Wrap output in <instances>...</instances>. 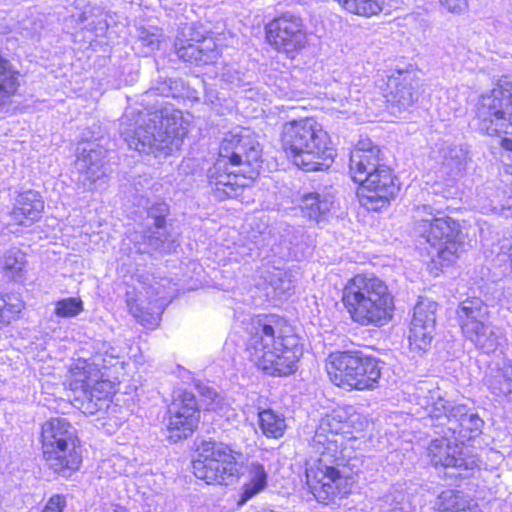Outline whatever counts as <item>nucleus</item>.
Listing matches in <instances>:
<instances>
[{
	"label": "nucleus",
	"mask_w": 512,
	"mask_h": 512,
	"mask_svg": "<svg viewBox=\"0 0 512 512\" xmlns=\"http://www.w3.org/2000/svg\"><path fill=\"white\" fill-rule=\"evenodd\" d=\"M344 415V410L335 409L323 417L310 443L306 483L316 500L322 503L348 495L353 485V479L336 467L342 457L343 434L349 428Z\"/></svg>",
	"instance_id": "1"
},
{
	"label": "nucleus",
	"mask_w": 512,
	"mask_h": 512,
	"mask_svg": "<svg viewBox=\"0 0 512 512\" xmlns=\"http://www.w3.org/2000/svg\"><path fill=\"white\" fill-rule=\"evenodd\" d=\"M241 324L248 335L247 358L254 366L273 376H285L295 371L303 349L283 317L247 315Z\"/></svg>",
	"instance_id": "2"
},
{
	"label": "nucleus",
	"mask_w": 512,
	"mask_h": 512,
	"mask_svg": "<svg viewBox=\"0 0 512 512\" xmlns=\"http://www.w3.org/2000/svg\"><path fill=\"white\" fill-rule=\"evenodd\" d=\"M261 149L253 132L236 127L225 134L219 157L208 172L211 190L219 199L237 197L259 173Z\"/></svg>",
	"instance_id": "3"
},
{
	"label": "nucleus",
	"mask_w": 512,
	"mask_h": 512,
	"mask_svg": "<svg viewBox=\"0 0 512 512\" xmlns=\"http://www.w3.org/2000/svg\"><path fill=\"white\" fill-rule=\"evenodd\" d=\"M120 132L130 148L141 153L171 152L178 149L188 133L182 112L171 106L136 113L128 109L120 122Z\"/></svg>",
	"instance_id": "4"
},
{
	"label": "nucleus",
	"mask_w": 512,
	"mask_h": 512,
	"mask_svg": "<svg viewBox=\"0 0 512 512\" xmlns=\"http://www.w3.org/2000/svg\"><path fill=\"white\" fill-rule=\"evenodd\" d=\"M281 145L293 164L306 172L327 170L336 155L330 135L312 117L284 123Z\"/></svg>",
	"instance_id": "5"
},
{
	"label": "nucleus",
	"mask_w": 512,
	"mask_h": 512,
	"mask_svg": "<svg viewBox=\"0 0 512 512\" xmlns=\"http://www.w3.org/2000/svg\"><path fill=\"white\" fill-rule=\"evenodd\" d=\"M341 301L350 319L362 327H382L393 317L394 298L373 274H357L343 287Z\"/></svg>",
	"instance_id": "6"
},
{
	"label": "nucleus",
	"mask_w": 512,
	"mask_h": 512,
	"mask_svg": "<svg viewBox=\"0 0 512 512\" xmlns=\"http://www.w3.org/2000/svg\"><path fill=\"white\" fill-rule=\"evenodd\" d=\"M119 361L95 356L93 361L78 359L70 369L69 388L80 401L79 408L86 414H96L110 408V396L115 391V382L109 379L107 370Z\"/></svg>",
	"instance_id": "7"
},
{
	"label": "nucleus",
	"mask_w": 512,
	"mask_h": 512,
	"mask_svg": "<svg viewBox=\"0 0 512 512\" xmlns=\"http://www.w3.org/2000/svg\"><path fill=\"white\" fill-rule=\"evenodd\" d=\"M415 232L436 250L432 262L444 267L453 263L464 251L459 225L450 217H438L428 205L416 210Z\"/></svg>",
	"instance_id": "8"
},
{
	"label": "nucleus",
	"mask_w": 512,
	"mask_h": 512,
	"mask_svg": "<svg viewBox=\"0 0 512 512\" xmlns=\"http://www.w3.org/2000/svg\"><path fill=\"white\" fill-rule=\"evenodd\" d=\"M44 459L57 473L78 470L81 451L75 428L64 418H52L42 426Z\"/></svg>",
	"instance_id": "9"
},
{
	"label": "nucleus",
	"mask_w": 512,
	"mask_h": 512,
	"mask_svg": "<svg viewBox=\"0 0 512 512\" xmlns=\"http://www.w3.org/2000/svg\"><path fill=\"white\" fill-rule=\"evenodd\" d=\"M326 370L333 384L348 391L373 390L381 377L377 359L350 352L330 354Z\"/></svg>",
	"instance_id": "10"
},
{
	"label": "nucleus",
	"mask_w": 512,
	"mask_h": 512,
	"mask_svg": "<svg viewBox=\"0 0 512 512\" xmlns=\"http://www.w3.org/2000/svg\"><path fill=\"white\" fill-rule=\"evenodd\" d=\"M240 453L217 441H203L193 461L194 475L207 484L229 485L238 479Z\"/></svg>",
	"instance_id": "11"
},
{
	"label": "nucleus",
	"mask_w": 512,
	"mask_h": 512,
	"mask_svg": "<svg viewBox=\"0 0 512 512\" xmlns=\"http://www.w3.org/2000/svg\"><path fill=\"white\" fill-rule=\"evenodd\" d=\"M479 128L488 135H512V82L501 79L477 104Z\"/></svg>",
	"instance_id": "12"
},
{
	"label": "nucleus",
	"mask_w": 512,
	"mask_h": 512,
	"mask_svg": "<svg viewBox=\"0 0 512 512\" xmlns=\"http://www.w3.org/2000/svg\"><path fill=\"white\" fill-rule=\"evenodd\" d=\"M423 406L431 418L440 420L439 425L447 426L455 439H470L476 436L483 425L475 413H468L465 405H451L440 388L428 390Z\"/></svg>",
	"instance_id": "13"
},
{
	"label": "nucleus",
	"mask_w": 512,
	"mask_h": 512,
	"mask_svg": "<svg viewBox=\"0 0 512 512\" xmlns=\"http://www.w3.org/2000/svg\"><path fill=\"white\" fill-rule=\"evenodd\" d=\"M267 42L278 52L290 58L303 50L308 44V34L303 20L296 15L285 13L265 28Z\"/></svg>",
	"instance_id": "14"
},
{
	"label": "nucleus",
	"mask_w": 512,
	"mask_h": 512,
	"mask_svg": "<svg viewBox=\"0 0 512 512\" xmlns=\"http://www.w3.org/2000/svg\"><path fill=\"white\" fill-rule=\"evenodd\" d=\"M359 185L357 192L359 202L370 211H379L387 207L399 191L392 172L385 165L364 178Z\"/></svg>",
	"instance_id": "15"
},
{
	"label": "nucleus",
	"mask_w": 512,
	"mask_h": 512,
	"mask_svg": "<svg viewBox=\"0 0 512 512\" xmlns=\"http://www.w3.org/2000/svg\"><path fill=\"white\" fill-rule=\"evenodd\" d=\"M175 47L179 58L196 65L214 63L219 55L214 38L204 35L194 24L181 28Z\"/></svg>",
	"instance_id": "16"
},
{
	"label": "nucleus",
	"mask_w": 512,
	"mask_h": 512,
	"mask_svg": "<svg viewBox=\"0 0 512 512\" xmlns=\"http://www.w3.org/2000/svg\"><path fill=\"white\" fill-rule=\"evenodd\" d=\"M168 438L177 442L189 437L196 429L200 412L194 394L188 391H179L168 407Z\"/></svg>",
	"instance_id": "17"
},
{
	"label": "nucleus",
	"mask_w": 512,
	"mask_h": 512,
	"mask_svg": "<svg viewBox=\"0 0 512 512\" xmlns=\"http://www.w3.org/2000/svg\"><path fill=\"white\" fill-rule=\"evenodd\" d=\"M146 300L133 298L128 294L127 306L130 313L149 329L158 326L160 315L165 306L171 301L174 290L165 287V284L155 282L144 288Z\"/></svg>",
	"instance_id": "18"
},
{
	"label": "nucleus",
	"mask_w": 512,
	"mask_h": 512,
	"mask_svg": "<svg viewBox=\"0 0 512 512\" xmlns=\"http://www.w3.org/2000/svg\"><path fill=\"white\" fill-rule=\"evenodd\" d=\"M388 93L385 94L392 114L408 110L419 98L421 80L413 70H395L387 79Z\"/></svg>",
	"instance_id": "19"
},
{
	"label": "nucleus",
	"mask_w": 512,
	"mask_h": 512,
	"mask_svg": "<svg viewBox=\"0 0 512 512\" xmlns=\"http://www.w3.org/2000/svg\"><path fill=\"white\" fill-rule=\"evenodd\" d=\"M437 303L420 298L414 307L408 335L411 350L425 352L431 345L436 327Z\"/></svg>",
	"instance_id": "20"
},
{
	"label": "nucleus",
	"mask_w": 512,
	"mask_h": 512,
	"mask_svg": "<svg viewBox=\"0 0 512 512\" xmlns=\"http://www.w3.org/2000/svg\"><path fill=\"white\" fill-rule=\"evenodd\" d=\"M428 455L434 466L459 470V473L454 474L459 477L466 476L461 471L473 470L478 465L477 458L467 455L463 445L446 438L433 440L428 447Z\"/></svg>",
	"instance_id": "21"
},
{
	"label": "nucleus",
	"mask_w": 512,
	"mask_h": 512,
	"mask_svg": "<svg viewBox=\"0 0 512 512\" xmlns=\"http://www.w3.org/2000/svg\"><path fill=\"white\" fill-rule=\"evenodd\" d=\"M106 153V149L96 142L78 145L75 169L79 174L78 181L83 187L90 189L93 184L106 176Z\"/></svg>",
	"instance_id": "22"
},
{
	"label": "nucleus",
	"mask_w": 512,
	"mask_h": 512,
	"mask_svg": "<svg viewBox=\"0 0 512 512\" xmlns=\"http://www.w3.org/2000/svg\"><path fill=\"white\" fill-rule=\"evenodd\" d=\"M43 210L44 202L38 192L28 190L20 193L10 214V230L16 232L12 229L14 225L30 227L41 218Z\"/></svg>",
	"instance_id": "23"
},
{
	"label": "nucleus",
	"mask_w": 512,
	"mask_h": 512,
	"mask_svg": "<svg viewBox=\"0 0 512 512\" xmlns=\"http://www.w3.org/2000/svg\"><path fill=\"white\" fill-rule=\"evenodd\" d=\"M380 150L370 140H361L350 153V174L354 182H362L364 178L382 165L379 163Z\"/></svg>",
	"instance_id": "24"
},
{
	"label": "nucleus",
	"mask_w": 512,
	"mask_h": 512,
	"mask_svg": "<svg viewBox=\"0 0 512 512\" xmlns=\"http://www.w3.org/2000/svg\"><path fill=\"white\" fill-rule=\"evenodd\" d=\"M476 205L484 213L512 216V195L495 183H487L477 190Z\"/></svg>",
	"instance_id": "25"
},
{
	"label": "nucleus",
	"mask_w": 512,
	"mask_h": 512,
	"mask_svg": "<svg viewBox=\"0 0 512 512\" xmlns=\"http://www.w3.org/2000/svg\"><path fill=\"white\" fill-rule=\"evenodd\" d=\"M440 158L439 168L435 172L437 178L452 187L465 171L467 150L462 146H446L441 150Z\"/></svg>",
	"instance_id": "26"
},
{
	"label": "nucleus",
	"mask_w": 512,
	"mask_h": 512,
	"mask_svg": "<svg viewBox=\"0 0 512 512\" xmlns=\"http://www.w3.org/2000/svg\"><path fill=\"white\" fill-rule=\"evenodd\" d=\"M167 212L168 207L165 203H159L155 207L148 209V217L153 220L155 230H150L144 238L147 240L151 249L160 252L169 251L175 242V239L167 231L165 222Z\"/></svg>",
	"instance_id": "27"
},
{
	"label": "nucleus",
	"mask_w": 512,
	"mask_h": 512,
	"mask_svg": "<svg viewBox=\"0 0 512 512\" xmlns=\"http://www.w3.org/2000/svg\"><path fill=\"white\" fill-rule=\"evenodd\" d=\"M457 319L463 335L481 328L489 320L488 306L480 298H468L457 308Z\"/></svg>",
	"instance_id": "28"
},
{
	"label": "nucleus",
	"mask_w": 512,
	"mask_h": 512,
	"mask_svg": "<svg viewBox=\"0 0 512 512\" xmlns=\"http://www.w3.org/2000/svg\"><path fill=\"white\" fill-rule=\"evenodd\" d=\"M268 483V474L264 466L253 462L248 468L247 480L240 489L237 505L242 506L253 497L261 493Z\"/></svg>",
	"instance_id": "29"
},
{
	"label": "nucleus",
	"mask_w": 512,
	"mask_h": 512,
	"mask_svg": "<svg viewBox=\"0 0 512 512\" xmlns=\"http://www.w3.org/2000/svg\"><path fill=\"white\" fill-rule=\"evenodd\" d=\"M475 347L484 353H491L497 350L503 338L499 327L493 325L489 320L484 322L482 327L470 331L464 335Z\"/></svg>",
	"instance_id": "30"
},
{
	"label": "nucleus",
	"mask_w": 512,
	"mask_h": 512,
	"mask_svg": "<svg viewBox=\"0 0 512 512\" xmlns=\"http://www.w3.org/2000/svg\"><path fill=\"white\" fill-rule=\"evenodd\" d=\"M333 205L332 196L309 193L303 196L300 207L305 217L318 222L332 209Z\"/></svg>",
	"instance_id": "31"
},
{
	"label": "nucleus",
	"mask_w": 512,
	"mask_h": 512,
	"mask_svg": "<svg viewBox=\"0 0 512 512\" xmlns=\"http://www.w3.org/2000/svg\"><path fill=\"white\" fill-rule=\"evenodd\" d=\"M19 73L0 56V106L10 103L19 88Z\"/></svg>",
	"instance_id": "32"
},
{
	"label": "nucleus",
	"mask_w": 512,
	"mask_h": 512,
	"mask_svg": "<svg viewBox=\"0 0 512 512\" xmlns=\"http://www.w3.org/2000/svg\"><path fill=\"white\" fill-rule=\"evenodd\" d=\"M488 387L493 394L512 401V360H502L496 373L488 379Z\"/></svg>",
	"instance_id": "33"
},
{
	"label": "nucleus",
	"mask_w": 512,
	"mask_h": 512,
	"mask_svg": "<svg viewBox=\"0 0 512 512\" xmlns=\"http://www.w3.org/2000/svg\"><path fill=\"white\" fill-rule=\"evenodd\" d=\"M258 423L266 437L275 439L282 437L287 427L284 415L272 409L259 411Z\"/></svg>",
	"instance_id": "34"
},
{
	"label": "nucleus",
	"mask_w": 512,
	"mask_h": 512,
	"mask_svg": "<svg viewBox=\"0 0 512 512\" xmlns=\"http://www.w3.org/2000/svg\"><path fill=\"white\" fill-rule=\"evenodd\" d=\"M328 93L331 95L332 100L339 104L333 107V109L341 113H356V110H353V106H355L360 99L358 96L353 95L347 81L344 83L334 81L329 85Z\"/></svg>",
	"instance_id": "35"
},
{
	"label": "nucleus",
	"mask_w": 512,
	"mask_h": 512,
	"mask_svg": "<svg viewBox=\"0 0 512 512\" xmlns=\"http://www.w3.org/2000/svg\"><path fill=\"white\" fill-rule=\"evenodd\" d=\"M264 279L271 288L273 297L281 298L294 288L295 278L292 271L275 268L267 272Z\"/></svg>",
	"instance_id": "36"
},
{
	"label": "nucleus",
	"mask_w": 512,
	"mask_h": 512,
	"mask_svg": "<svg viewBox=\"0 0 512 512\" xmlns=\"http://www.w3.org/2000/svg\"><path fill=\"white\" fill-rule=\"evenodd\" d=\"M25 266V254L19 249L12 248L6 251L1 258V267L13 279L22 278Z\"/></svg>",
	"instance_id": "37"
},
{
	"label": "nucleus",
	"mask_w": 512,
	"mask_h": 512,
	"mask_svg": "<svg viewBox=\"0 0 512 512\" xmlns=\"http://www.w3.org/2000/svg\"><path fill=\"white\" fill-rule=\"evenodd\" d=\"M162 40L163 33L157 27L140 28L138 30L137 44L142 48L141 52L144 55H149L157 50Z\"/></svg>",
	"instance_id": "38"
},
{
	"label": "nucleus",
	"mask_w": 512,
	"mask_h": 512,
	"mask_svg": "<svg viewBox=\"0 0 512 512\" xmlns=\"http://www.w3.org/2000/svg\"><path fill=\"white\" fill-rule=\"evenodd\" d=\"M23 307V301L16 295L0 296V325L16 319Z\"/></svg>",
	"instance_id": "39"
},
{
	"label": "nucleus",
	"mask_w": 512,
	"mask_h": 512,
	"mask_svg": "<svg viewBox=\"0 0 512 512\" xmlns=\"http://www.w3.org/2000/svg\"><path fill=\"white\" fill-rule=\"evenodd\" d=\"M83 302L78 297H68L55 302L54 315L59 318L76 317L83 311Z\"/></svg>",
	"instance_id": "40"
},
{
	"label": "nucleus",
	"mask_w": 512,
	"mask_h": 512,
	"mask_svg": "<svg viewBox=\"0 0 512 512\" xmlns=\"http://www.w3.org/2000/svg\"><path fill=\"white\" fill-rule=\"evenodd\" d=\"M343 8L351 13L362 17L378 15L384 10L379 2H342Z\"/></svg>",
	"instance_id": "41"
},
{
	"label": "nucleus",
	"mask_w": 512,
	"mask_h": 512,
	"mask_svg": "<svg viewBox=\"0 0 512 512\" xmlns=\"http://www.w3.org/2000/svg\"><path fill=\"white\" fill-rule=\"evenodd\" d=\"M180 87H183V82L181 80L169 79L163 83H158L156 87L147 92V95L159 94L165 97L177 98L184 95V93L179 89Z\"/></svg>",
	"instance_id": "42"
},
{
	"label": "nucleus",
	"mask_w": 512,
	"mask_h": 512,
	"mask_svg": "<svg viewBox=\"0 0 512 512\" xmlns=\"http://www.w3.org/2000/svg\"><path fill=\"white\" fill-rule=\"evenodd\" d=\"M275 94L279 98L296 100L302 97L303 93L291 88L286 79L280 78L276 84Z\"/></svg>",
	"instance_id": "43"
},
{
	"label": "nucleus",
	"mask_w": 512,
	"mask_h": 512,
	"mask_svg": "<svg viewBox=\"0 0 512 512\" xmlns=\"http://www.w3.org/2000/svg\"><path fill=\"white\" fill-rule=\"evenodd\" d=\"M503 152L501 154V162L507 174L512 175V139L503 138L501 140Z\"/></svg>",
	"instance_id": "44"
},
{
	"label": "nucleus",
	"mask_w": 512,
	"mask_h": 512,
	"mask_svg": "<svg viewBox=\"0 0 512 512\" xmlns=\"http://www.w3.org/2000/svg\"><path fill=\"white\" fill-rule=\"evenodd\" d=\"M389 512H414L413 500L410 495L398 494Z\"/></svg>",
	"instance_id": "45"
},
{
	"label": "nucleus",
	"mask_w": 512,
	"mask_h": 512,
	"mask_svg": "<svg viewBox=\"0 0 512 512\" xmlns=\"http://www.w3.org/2000/svg\"><path fill=\"white\" fill-rule=\"evenodd\" d=\"M78 21L83 24L86 23L85 28H87L89 30H95L97 32V35L104 33L108 28L106 22H104V21H101V20H99L97 22L95 20L89 21L86 11H84L83 13H81L79 15Z\"/></svg>",
	"instance_id": "46"
},
{
	"label": "nucleus",
	"mask_w": 512,
	"mask_h": 512,
	"mask_svg": "<svg viewBox=\"0 0 512 512\" xmlns=\"http://www.w3.org/2000/svg\"><path fill=\"white\" fill-rule=\"evenodd\" d=\"M65 506L64 496L57 494L48 500L42 512H63Z\"/></svg>",
	"instance_id": "47"
},
{
	"label": "nucleus",
	"mask_w": 512,
	"mask_h": 512,
	"mask_svg": "<svg viewBox=\"0 0 512 512\" xmlns=\"http://www.w3.org/2000/svg\"><path fill=\"white\" fill-rule=\"evenodd\" d=\"M499 256L502 257V260H508L510 262L512 271V237L505 238L501 241Z\"/></svg>",
	"instance_id": "48"
},
{
	"label": "nucleus",
	"mask_w": 512,
	"mask_h": 512,
	"mask_svg": "<svg viewBox=\"0 0 512 512\" xmlns=\"http://www.w3.org/2000/svg\"><path fill=\"white\" fill-rule=\"evenodd\" d=\"M442 9L453 14H461L467 8V2H440Z\"/></svg>",
	"instance_id": "49"
},
{
	"label": "nucleus",
	"mask_w": 512,
	"mask_h": 512,
	"mask_svg": "<svg viewBox=\"0 0 512 512\" xmlns=\"http://www.w3.org/2000/svg\"><path fill=\"white\" fill-rule=\"evenodd\" d=\"M222 79L228 83L239 85L241 82V77L239 75V72L236 70H233L232 68L226 69L222 73Z\"/></svg>",
	"instance_id": "50"
},
{
	"label": "nucleus",
	"mask_w": 512,
	"mask_h": 512,
	"mask_svg": "<svg viewBox=\"0 0 512 512\" xmlns=\"http://www.w3.org/2000/svg\"><path fill=\"white\" fill-rule=\"evenodd\" d=\"M503 305L512 312V288H507L503 292Z\"/></svg>",
	"instance_id": "51"
},
{
	"label": "nucleus",
	"mask_w": 512,
	"mask_h": 512,
	"mask_svg": "<svg viewBox=\"0 0 512 512\" xmlns=\"http://www.w3.org/2000/svg\"><path fill=\"white\" fill-rule=\"evenodd\" d=\"M206 101H208L212 108L215 109L218 113H221V111L217 108L216 100H218V97L213 94L212 91H206L205 95Z\"/></svg>",
	"instance_id": "52"
},
{
	"label": "nucleus",
	"mask_w": 512,
	"mask_h": 512,
	"mask_svg": "<svg viewBox=\"0 0 512 512\" xmlns=\"http://www.w3.org/2000/svg\"><path fill=\"white\" fill-rule=\"evenodd\" d=\"M247 255H249V253L246 251V249H244V251H243V252L239 253V256H240V257H238V255H235V256H234V253H233V252H231V253H230V255H229V257H228V259H229V261L239 262V261H241V260H242L245 256H247Z\"/></svg>",
	"instance_id": "53"
},
{
	"label": "nucleus",
	"mask_w": 512,
	"mask_h": 512,
	"mask_svg": "<svg viewBox=\"0 0 512 512\" xmlns=\"http://www.w3.org/2000/svg\"><path fill=\"white\" fill-rule=\"evenodd\" d=\"M105 512H129V510L120 505H112Z\"/></svg>",
	"instance_id": "54"
},
{
	"label": "nucleus",
	"mask_w": 512,
	"mask_h": 512,
	"mask_svg": "<svg viewBox=\"0 0 512 512\" xmlns=\"http://www.w3.org/2000/svg\"><path fill=\"white\" fill-rule=\"evenodd\" d=\"M452 494H453V492H452V491H446V492H443V493L439 496L438 501L445 500V499H447V498L451 497V496H452Z\"/></svg>",
	"instance_id": "55"
},
{
	"label": "nucleus",
	"mask_w": 512,
	"mask_h": 512,
	"mask_svg": "<svg viewBox=\"0 0 512 512\" xmlns=\"http://www.w3.org/2000/svg\"><path fill=\"white\" fill-rule=\"evenodd\" d=\"M206 391H207V395L206 396L209 399H211L212 401H214V397L217 396L216 393L214 391H212L211 389H209V388H207Z\"/></svg>",
	"instance_id": "56"
},
{
	"label": "nucleus",
	"mask_w": 512,
	"mask_h": 512,
	"mask_svg": "<svg viewBox=\"0 0 512 512\" xmlns=\"http://www.w3.org/2000/svg\"><path fill=\"white\" fill-rule=\"evenodd\" d=\"M452 507H453V505H452V504H444V503H442V504H441V509H442L443 511H445V510H449V509H450V508H452Z\"/></svg>",
	"instance_id": "57"
},
{
	"label": "nucleus",
	"mask_w": 512,
	"mask_h": 512,
	"mask_svg": "<svg viewBox=\"0 0 512 512\" xmlns=\"http://www.w3.org/2000/svg\"><path fill=\"white\" fill-rule=\"evenodd\" d=\"M435 192H437V193H443L445 197H448V196L450 195V193H449V192H445V191H442V190L437 189V188H435Z\"/></svg>",
	"instance_id": "58"
},
{
	"label": "nucleus",
	"mask_w": 512,
	"mask_h": 512,
	"mask_svg": "<svg viewBox=\"0 0 512 512\" xmlns=\"http://www.w3.org/2000/svg\"><path fill=\"white\" fill-rule=\"evenodd\" d=\"M509 19L512 20V17H510Z\"/></svg>",
	"instance_id": "59"
}]
</instances>
